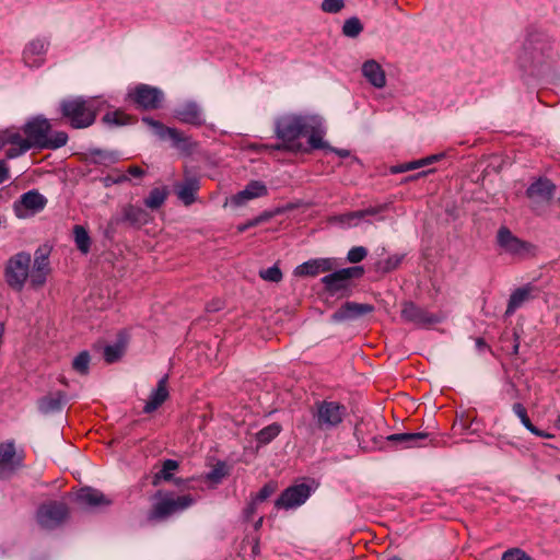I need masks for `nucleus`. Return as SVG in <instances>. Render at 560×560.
Listing matches in <instances>:
<instances>
[{"label":"nucleus","instance_id":"ddd939ff","mask_svg":"<svg viewBox=\"0 0 560 560\" xmlns=\"http://www.w3.org/2000/svg\"><path fill=\"white\" fill-rule=\"evenodd\" d=\"M50 43L45 37H37L28 42L22 52V59L26 67L39 68L45 62V55Z\"/></svg>","mask_w":560,"mask_h":560},{"label":"nucleus","instance_id":"774afa93","mask_svg":"<svg viewBox=\"0 0 560 560\" xmlns=\"http://www.w3.org/2000/svg\"><path fill=\"white\" fill-rule=\"evenodd\" d=\"M427 173L428 172H420L416 176H412V178L424 176V175H427ZM409 178L411 179V177H409Z\"/></svg>","mask_w":560,"mask_h":560},{"label":"nucleus","instance_id":"7c9ffc66","mask_svg":"<svg viewBox=\"0 0 560 560\" xmlns=\"http://www.w3.org/2000/svg\"><path fill=\"white\" fill-rule=\"evenodd\" d=\"M84 160L89 164L108 166L119 161V153L117 151L93 148L88 150Z\"/></svg>","mask_w":560,"mask_h":560},{"label":"nucleus","instance_id":"ea45409f","mask_svg":"<svg viewBox=\"0 0 560 560\" xmlns=\"http://www.w3.org/2000/svg\"><path fill=\"white\" fill-rule=\"evenodd\" d=\"M68 133L66 131H54L47 135L45 142L42 143V150H57L65 147L68 142Z\"/></svg>","mask_w":560,"mask_h":560},{"label":"nucleus","instance_id":"e2e57ef3","mask_svg":"<svg viewBox=\"0 0 560 560\" xmlns=\"http://www.w3.org/2000/svg\"><path fill=\"white\" fill-rule=\"evenodd\" d=\"M101 182L103 183L104 187H106V188H108V187H110L113 185H116L115 184V177L112 176V175H107L105 177H102Z\"/></svg>","mask_w":560,"mask_h":560},{"label":"nucleus","instance_id":"aec40b11","mask_svg":"<svg viewBox=\"0 0 560 560\" xmlns=\"http://www.w3.org/2000/svg\"><path fill=\"white\" fill-rule=\"evenodd\" d=\"M177 198L185 205L190 206L196 200V194L200 188L199 178L187 176L173 185Z\"/></svg>","mask_w":560,"mask_h":560},{"label":"nucleus","instance_id":"a18cd8bd","mask_svg":"<svg viewBox=\"0 0 560 560\" xmlns=\"http://www.w3.org/2000/svg\"><path fill=\"white\" fill-rule=\"evenodd\" d=\"M231 466L225 462H218L212 466V487L222 481L223 478L230 475Z\"/></svg>","mask_w":560,"mask_h":560},{"label":"nucleus","instance_id":"e433bc0d","mask_svg":"<svg viewBox=\"0 0 560 560\" xmlns=\"http://www.w3.org/2000/svg\"><path fill=\"white\" fill-rule=\"evenodd\" d=\"M530 290L527 288L516 289L510 296L509 304L505 311L506 316H511L515 311L529 299Z\"/></svg>","mask_w":560,"mask_h":560},{"label":"nucleus","instance_id":"6e6552de","mask_svg":"<svg viewBox=\"0 0 560 560\" xmlns=\"http://www.w3.org/2000/svg\"><path fill=\"white\" fill-rule=\"evenodd\" d=\"M149 219L150 215L144 209L132 203H127L108 221L106 235L109 236L114 234L120 225L139 230L149 222Z\"/></svg>","mask_w":560,"mask_h":560},{"label":"nucleus","instance_id":"dca6fc26","mask_svg":"<svg viewBox=\"0 0 560 560\" xmlns=\"http://www.w3.org/2000/svg\"><path fill=\"white\" fill-rule=\"evenodd\" d=\"M47 205V199L38 190L32 189L21 195L20 199L14 202V211L19 218L25 217L21 212V208L30 210L32 213L40 212Z\"/></svg>","mask_w":560,"mask_h":560},{"label":"nucleus","instance_id":"49530a36","mask_svg":"<svg viewBox=\"0 0 560 560\" xmlns=\"http://www.w3.org/2000/svg\"><path fill=\"white\" fill-rule=\"evenodd\" d=\"M259 276L261 279L270 282H279L282 279V272L276 265L260 270Z\"/></svg>","mask_w":560,"mask_h":560},{"label":"nucleus","instance_id":"c756f323","mask_svg":"<svg viewBox=\"0 0 560 560\" xmlns=\"http://www.w3.org/2000/svg\"><path fill=\"white\" fill-rule=\"evenodd\" d=\"M67 404V394L58 390L54 395L44 396L38 401V410L44 413L59 412Z\"/></svg>","mask_w":560,"mask_h":560},{"label":"nucleus","instance_id":"f03ea898","mask_svg":"<svg viewBox=\"0 0 560 560\" xmlns=\"http://www.w3.org/2000/svg\"><path fill=\"white\" fill-rule=\"evenodd\" d=\"M558 59L553 37L540 27L529 26L517 55L518 67L528 75L540 77L549 72Z\"/></svg>","mask_w":560,"mask_h":560},{"label":"nucleus","instance_id":"2f4dec72","mask_svg":"<svg viewBox=\"0 0 560 560\" xmlns=\"http://www.w3.org/2000/svg\"><path fill=\"white\" fill-rule=\"evenodd\" d=\"M127 347V338L124 332H119L117 340L113 345H107L104 348V360L106 363L112 364L121 359Z\"/></svg>","mask_w":560,"mask_h":560},{"label":"nucleus","instance_id":"2eb2a0df","mask_svg":"<svg viewBox=\"0 0 560 560\" xmlns=\"http://www.w3.org/2000/svg\"><path fill=\"white\" fill-rule=\"evenodd\" d=\"M75 502L85 510H95L112 504V500L102 491L91 487L81 488L75 494Z\"/></svg>","mask_w":560,"mask_h":560},{"label":"nucleus","instance_id":"c9c22d12","mask_svg":"<svg viewBox=\"0 0 560 560\" xmlns=\"http://www.w3.org/2000/svg\"><path fill=\"white\" fill-rule=\"evenodd\" d=\"M386 206H375V207H369L363 210L349 212L346 214H342L339 217V221L343 224L351 225L353 220H360L364 218L365 215H375L385 210Z\"/></svg>","mask_w":560,"mask_h":560},{"label":"nucleus","instance_id":"6e6d98bb","mask_svg":"<svg viewBox=\"0 0 560 560\" xmlns=\"http://www.w3.org/2000/svg\"><path fill=\"white\" fill-rule=\"evenodd\" d=\"M258 504H259V503H258L256 500H254V499H253V500L247 504V506L244 509L243 514H244V518H245L246 521L252 520V517L254 516V514H255V513H256V511H257V505H258Z\"/></svg>","mask_w":560,"mask_h":560},{"label":"nucleus","instance_id":"13d9d810","mask_svg":"<svg viewBox=\"0 0 560 560\" xmlns=\"http://www.w3.org/2000/svg\"><path fill=\"white\" fill-rule=\"evenodd\" d=\"M127 173L133 177L141 178L145 175V171L137 165H131L128 167Z\"/></svg>","mask_w":560,"mask_h":560},{"label":"nucleus","instance_id":"37998d69","mask_svg":"<svg viewBox=\"0 0 560 560\" xmlns=\"http://www.w3.org/2000/svg\"><path fill=\"white\" fill-rule=\"evenodd\" d=\"M363 31V24L360 19L352 16L345 21L342 25V34L349 38L358 37Z\"/></svg>","mask_w":560,"mask_h":560},{"label":"nucleus","instance_id":"1a4fd4ad","mask_svg":"<svg viewBox=\"0 0 560 560\" xmlns=\"http://www.w3.org/2000/svg\"><path fill=\"white\" fill-rule=\"evenodd\" d=\"M127 100L138 109L156 110L163 107L165 95L160 88L139 83L128 91Z\"/></svg>","mask_w":560,"mask_h":560},{"label":"nucleus","instance_id":"c03bdc74","mask_svg":"<svg viewBox=\"0 0 560 560\" xmlns=\"http://www.w3.org/2000/svg\"><path fill=\"white\" fill-rule=\"evenodd\" d=\"M90 353L88 351H81L72 362V368L75 372L81 375L89 374Z\"/></svg>","mask_w":560,"mask_h":560},{"label":"nucleus","instance_id":"7ed1b4c3","mask_svg":"<svg viewBox=\"0 0 560 560\" xmlns=\"http://www.w3.org/2000/svg\"><path fill=\"white\" fill-rule=\"evenodd\" d=\"M310 415L311 419L302 417L296 422V431L307 441L336 430L347 416V408L338 401L316 400Z\"/></svg>","mask_w":560,"mask_h":560},{"label":"nucleus","instance_id":"69168bd1","mask_svg":"<svg viewBox=\"0 0 560 560\" xmlns=\"http://www.w3.org/2000/svg\"><path fill=\"white\" fill-rule=\"evenodd\" d=\"M129 180V177L126 174H121L115 177V184H122Z\"/></svg>","mask_w":560,"mask_h":560},{"label":"nucleus","instance_id":"680f3d73","mask_svg":"<svg viewBox=\"0 0 560 560\" xmlns=\"http://www.w3.org/2000/svg\"><path fill=\"white\" fill-rule=\"evenodd\" d=\"M270 218H271V214H270V213H268V212H264V213H261L260 215H258V217H256V218L252 219V224H257V225H259L260 223H262V222H265V221L269 220Z\"/></svg>","mask_w":560,"mask_h":560},{"label":"nucleus","instance_id":"9d476101","mask_svg":"<svg viewBox=\"0 0 560 560\" xmlns=\"http://www.w3.org/2000/svg\"><path fill=\"white\" fill-rule=\"evenodd\" d=\"M69 517V509L65 502L49 501L37 510V522L45 529H55Z\"/></svg>","mask_w":560,"mask_h":560},{"label":"nucleus","instance_id":"f8f14e48","mask_svg":"<svg viewBox=\"0 0 560 560\" xmlns=\"http://www.w3.org/2000/svg\"><path fill=\"white\" fill-rule=\"evenodd\" d=\"M362 275V267H348L325 276L322 282L325 284V289L335 295L347 291L350 288L351 279Z\"/></svg>","mask_w":560,"mask_h":560},{"label":"nucleus","instance_id":"864d4df0","mask_svg":"<svg viewBox=\"0 0 560 560\" xmlns=\"http://www.w3.org/2000/svg\"><path fill=\"white\" fill-rule=\"evenodd\" d=\"M276 491V485L273 483H267L265 485L259 492L256 494L254 500H256L258 503L264 502L266 499H268L273 492Z\"/></svg>","mask_w":560,"mask_h":560},{"label":"nucleus","instance_id":"58836bf2","mask_svg":"<svg viewBox=\"0 0 560 560\" xmlns=\"http://www.w3.org/2000/svg\"><path fill=\"white\" fill-rule=\"evenodd\" d=\"M282 431V427L278 422H273L256 433V441L260 445L269 444L272 440H275L280 432Z\"/></svg>","mask_w":560,"mask_h":560},{"label":"nucleus","instance_id":"4468645a","mask_svg":"<svg viewBox=\"0 0 560 560\" xmlns=\"http://www.w3.org/2000/svg\"><path fill=\"white\" fill-rule=\"evenodd\" d=\"M311 495V488L305 483L294 485L287 488L276 500L278 509H294L302 505Z\"/></svg>","mask_w":560,"mask_h":560},{"label":"nucleus","instance_id":"052dcab7","mask_svg":"<svg viewBox=\"0 0 560 560\" xmlns=\"http://www.w3.org/2000/svg\"><path fill=\"white\" fill-rule=\"evenodd\" d=\"M323 150H328L330 152L336 153L340 158H348L350 155V151L346 149H336L328 144V148H322Z\"/></svg>","mask_w":560,"mask_h":560},{"label":"nucleus","instance_id":"3c124183","mask_svg":"<svg viewBox=\"0 0 560 560\" xmlns=\"http://www.w3.org/2000/svg\"><path fill=\"white\" fill-rule=\"evenodd\" d=\"M421 167V163H419L418 160L416 161H411V162H408V163H402V164H398V165H394L390 167V173L392 174H399V173H405V172H408V171H412V170H417V168H420Z\"/></svg>","mask_w":560,"mask_h":560},{"label":"nucleus","instance_id":"8fccbe9b","mask_svg":"<svg viewBox=\"0 0 560 560\" xmlns=\"http://www.w3.org/2000/svg\"><path fill=\"white\" fill-rule=\"evenodd\" d=\"M502 560H532V558L520 548H512L502 555Z\"/></svg>","mask_w":560,"mask_h":560},{"label":"nucleus","instance_id":"4d7b16f0","mask_svg":"<svg viewBox=\"0 0 560 560\" xmlns=\"http://www.w3.org/2000/svg\"><path fill=\"white\" fill-rule=\"evenodd\" d=\"M9 167L5 163V161L0 160V184H3L9 179Z\"/></svg>","mask_w":560,"mask_h":560},{"label":"nucleus","instance_id":"6ab92c4d","mask_svg":"<svg viewBox=\"0 0 560 560\" xmlns=\"http://www.w3.org/2000/svg\"><path fill=\"white\" fill-rule=\"evenodd\" d=\"M499 246L512 255H521L528 249V244L512 234L506 226H501L497 234Z\"/></svg>","mask_w":560,"mask_h":560},{"label":"nucleus","instance_id":"4be33fe9","mask_svg":"<svg viewBox=\"0 0 560 560\" xmlns=\"http://www.w3.org/2000/svg\"><path fill=\"white\" fill-rule=\"evenodd\" d=\"M267 187L262 182L252 180L243 190L231 198V203L235 206H243L249 200L267 195Z\"/></svg>","mask_w":560,"mask_h":560},{"label":"nucleus","instance_id":"bf43d9fd","mask_svg":"<svg viewBox=\"0 0 560 560\" xmlns=\"http://www.w3.org/2000/svg\"><path fill=\"white\" fill-rule=\"evenodd\" d=\"M443 158V154H433L424 159L418 160L421 163V167L432 164Z\"/></svg>","mask_w":560,"mask_h":560},{"label":"nucleus","instance_id":"f704fd0d","mask_svg":"<svg viewBox=\"0 0 560 560\" xmlns=\"http://www.w3.org/2000/svg\"><path fill=\"white\" fill-rule=\"evenodd\" d=\"M512 409H513L514 413L517 416V418L521 420L522 424L529 432H532L533 434H535L537 436H541V438H550L551 436L550 434L545 433L544 431L539 430L532 423V421L529 420V418L527 416V411L522 404L515 402L513 405Z\"/></svg>","mask_w":560,"mask_h":560},{"label":"nucleus","instance_id":"5701e85b","mask_svg":"<svg viewBox=\"0 0 560 560\" xmlns=\"http://www.w3.org/2000/svg\"><path fill=\"white\" fill-rule=\"evenodd\" d=\"M334 267V261L330 258H317L311 259L308 261L303 262L298 266L294 270L295 276L306 277V276H317L320 272H326L331 270Z\"/></svg>","mask_w":560,"mask_h":560},{"label":"nucleus","instance_id":"0e129e2a","mask_svg":"<svg viewBox=\"0 0 560 560\" xmlns=\"http://www.w3.org/2000/svg\"><path fill=\"white\" fill-rule=\"evenodd\" d=\"M255 226H257V224H252V220H249L246 223L237 225L236 230H237L238 233H243L246 230H248L250 228H255Z\"/></svg>","mask_w":560,"mask_h":560},{"label":"nucleus","instance_id":"338daca9","mask_svg":"<svg viewBox=\"0 0 560 560\" xmlns=\"http://www.w3.org/2000/svg\"><path fill=\"white\" fill-rule=\"evenodd\" d=\"M262 522H264V517H262V516H260V517L255 522V524H254V528H255L256 530H258V529L261 527Z\"/></svg>","mask_w":560,"mask_h":560},{"label":"nucleus","instance_id":"f3484780","mask_svg":"<svg viewBox=\"0 0 560 560\" xmlns=\"http://www.w3.org/2000/svg\"><path fill=\"white\" fill-rule=\"evenodd\" d=\"M401 317L404 320L418 326H429L440 322L438 316L428 313L412 302H405L402 304Z\"/></svg>","mask_w":560,"mask_h":560},{"label":"nucleus","instance_id":"a19ab883","mask_svg":"<svg viewBox=\"0 0 560 560\" xmlns=\"http://www.w3.org/2000/svg\"><path fill=\"white\" fill-rule=\"evenodd\" d=\"M73 235L78 249L83 254H88L91 248V237L88 230L84 226L77 224L73 226Z\"/></svg>","mask_w":560,"mask_h":560},{"label":"nucleus","instance_id":"09e8293b","mask_svg":"<svg viewBox=\"0 0 560 560\" xmlns=\"http://www.w3.org/2000/svg\"><path fill=\"white\" fill-rule=\"evenodd\" d=\"M366 255L368 250L365 247L355 246L348 252L347 259L352 264H357L362 261L366 257Z\"/></svg>","mask_w":560,"mask_h":560},{"label":"nucleus","instance_id":"79ce46f5","mask_svg":"<svg viewBox=\"0 0 560 560\" xmlns=\"http://www.w3.org/2000/svg\"><path fill=\"white\" fill-rule=\"evenodd\" d=\"M35 271H50L49 268V250L38 247L34 254L33 269Z\"/></svg>","mask_w":560,"mask_h":560},{"label":"nucleus","instance_id":"72a5a7b5","mask_svg":"<svg viewBox=\"0 0 560 560\" xmlns=\"http://www.w3.org/2000/svg\"><path fill=\"white\" fill-rule=\"evenodd\" d=\"M102 121L107 126L122 127L126 125L133 124L136 118L125 114L122 110L117 109L114 112H107L103 117Z\"/></svg>","mask_w":560,"mask_h":560},{"label":"nucleus","instance_id":"bb28decb","mask_svg":"<svg viewBox=\"0 0 560 560\" xmlns=\"http://www.w3.org/2000/svg\"><path fill=\"white\" fill-rule=\"evenodd\" d=\"M429 439V434L425 432L417 433H395L387 436V441L404 448L408 447H421L424 446Z\"/></svg>","mask_w":560,"mask_h":560},{"label":"nucleus","instance_id":"423d86ee","mask_svg":"<svg viewBox=\"0 0 560 560\" xmlns=\"http://www.w3.org/2000/svg\"><path fill=\"white\" fill-rule=\"evenodd\" d=\"M21 130L25 135V141H23L25 145L19 149V152H11L13 156H21L32 148L42 150V143L45 142L47 135L50 133L51 124L43 115H37L30 118Z\"/></svg>","mask_w":560,"mask_h":560},{"label":"nucleus","instance_id":"a878e982","mask_svg":"<svg viewBox=\"0 0 560 560\" xmlns=\"http://www.w3.org/2000/svg\"><path fill=\"white\" fill-rule=\"evenodd\" d=\"M179 464L175 459H165L162 467L152 476V486L158 487L162 481L174 482L177 487H180L185 481L180 478H175L173 471L178 469Z\"/></svg>","mask_w":560,"mask_h":560},{"label":"nucleus","instance_id":"412c9836","mask_svg":"<svg viewBox=\"0 0 560 560\" xmlns=\"http://www.w3.org/2000/svg\"><path fill=\"white\" fill-rule=\"evenodd\" d=\"M24 138L21 136L20 129L15 127H9L0 130V151L8 144H11L5 151V158L9 160L16 159L18 156L11 155V152H19L24 144Z\"/></svg>","mask_w":560,"mask_h":560},{"label":"nucleus","instance_id":"39448f33","mask_svg":"<svg viewBox=\"0 0 560 560\" xmlns=\"http://www.w3.org/2000/svg\"><path fill=\"white\" fill-rule=\"evenodd\" d=\"M154 497L159 499V501L152 505L148 513L147 518L150 522L165 521L172 515L184 511L194 502L190 494L173 498L171 492H163L162 490H159Z\"/></svg>","mask_w":560,"mask_h":560},{"label":"nucleus","instance_id":"c85d7f7f","mask_svg":"<svg viewBox=\"0 0 560 560\" xmlns=\"http://www.w3.org/2000/svg\"><path fill=\"white\" fill-rule=\"evenodd\" d=\"M173 116L182 122L190 125L201 124V110L195 102H187L173 110Z\"/></svg>","mask_w":560,"mask_h":560},{"label":"nucleus","instance_id":"4c0bfd02","mask_svg":"<svg viewBox=\"0 0 560 560\" xmlns=\"http://www.w3.org/2000/svg\"><path fill=\"white\" fill-rule=\"evenodd\" d=\"M167 195L168 190L166 187H155L144 199V205L152 210H156L165 202Z\"/></svg>","mask_w":560,"mask_h":560},{"label":"nucleus","instance_id":"393cba45","mask_svg":"<svg viewBox=\"0 0 560 560\" xmlns=\"http://www.w3.org/2000/svg\"><path fill=\"white\" fill-rule=\"evenodd\" d=\"M556 190L555 184L547 178H539L534 182L526 190V195L534 201H549Z\"/></svg>","mask_w":560,"mask_h":560},{"label":"nucleus","instance_id":"a211bd4d","mask_svg":"<svg viewBox=\"0 0 560 560\" xmlns=\"http://www.w3.org/2000/svg\"><path fill=\"white\" fill-rule=\"evenodd\" d=\"M373 311L374 307L371 304L347 302L331 315V320L336 323L351 320L372 313Z\"/></svg>","mask_w":560,"mask_h":560},{"label":"nucleus","instance_id":"cd10ccee","mask_svg":"<svg viewBox=\"0 0 560 560\" xmlns=\"http://www.w3.org/2000/svg\"><path fill=\"white\" fill-rule=\"evenodd\" d=\"M168 375L165 374L158 382L156 388H154L150 395L149 400L143 407V412L151 413L156 410L168 397V390L166 387Z\"/></svg>","mask_w":560,"mask_h":560},{"label":"nucleus","instance_id":"473e14b6","mask_svg":"<svg viewBox=\"0 0 560 560\" xmlns=\"http://www.w3.org/2000/svg\"><path fill=\"white\" fill-rule=\"evenodd\" d=\"M16 452L13 441H8L0 445V468L10 466L11 470L22 466V458H15Z\"/></svg>","mask_w":560,"mask_h":560},{"label":"nucleus","instance_id":"20e7f679","mask_svg":"<svg viewBox=\"0 0 560 560\" xmlns=\"http://www.w3.org/2000/svg\"><path fill=\"white\" fill-rule=\"evenodd\" d=\"M60 118L73 129H83L92 126L96 119V109L93 102L83 96H71L59 102Z\"/></svg>","mask_w":560,"mask_h":560},{"label":"nucleus","instance_id":"0eeeda50","mask_svg":"<svg viewBox=\"0 0 560 560\" xmlns=\"http://www.w3.org/2000/svg\"><path fill=\"white\" fill-rule=\"evenodd\" d=\"M31 255L20 252L11 256L4 267L3 277L9 288L21 292L30 277Z\"/></svg>","mask_w":560,"mask_h":560},{"label":"nucleus","instance_id":"5fc2aeb1","mask_svg":"<svg viewBox=\"0 0 560 560\" xmlns=\"http://www.w3.org/2000/svg\"><path fill=\"white\" fill-rule=\"evenodd\" d=\"M48 271H35L31 272V283L34 288H39L45 284Z\"/></svg>","mask_w":560,"mask_h":560},{"label":"nucleus","instance_id":"de8ad7c7","mask_svg":"<svg viewBox=\"0 0 560 560\" xmlns=\"http://www.w3.org/2000/svg\"><path fill=\"white\" fill-rule=\"evenodd\" d=\"M345 8L343 0H323L320 9L326 13H338Z\"/></svg>","mask_w":560,"mask_h":560},{"label":"nucleus","instance_id":"b1692460","mask_svg":"<svg viewBox=\"0 0 560 560\" xmlns=\"http://www.w3.org/2000/svg\"><path fill=\"white\" fill-rule=\"evenodd\" d=\"M362 75L376 89H383L386 85L385 71L374 59L366 60L362 65Z\"/></svg>","mask_w":560,"mask_h":560},{"label":"nucleus","instance_id":"f257e3e1","mask_svg":"<svg viewBox=\"0 0 560 560\" xmlns=\"http://www.w3.org/2000/svg\"><path fill=\"white\" fill-rule=\"evenodd\" d=\"M275 133L281 143L272 145L273 150L300 151L302 149V144L299 142L301 136L308 137L312 149L328 148V143L323 140L325 135L323 118L318 115L284 114L275 120Z\"/></svg>","mask_w":560,"mask_h":560},{"label":"nucleus","instance_id":"603ef678","mask_svg":"<svg viewBox=\"0 0 560 560\" xmlns=\"http://www.w3.org/2000/svg\"><path fill=\"white\" fill-rule=\"evenodd\" d=\"M402 260V256L394 255L388 257L383 264H382V270L384 272H389L394 269H396Z\"/></svg>","mask_w":560,"mask_h":560},{"label":"nucleus","instance_id":"9b49d317","mask_svg":"<svg viewBox=\"0 0 560 560\" xmlns=\"http://www.w3.org/2000/svg\"><path fill=\"white\" fill-rule=\"evenodd\" d=\"M142 122L152 128V131L160 140H170L172 145L183 152H189V139L176 128L167 127L163 122L153 119L150 116H143Z\"/></svg>","mask_w":560,"mask_h":560}]
</instances>
